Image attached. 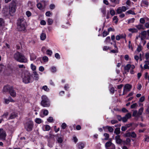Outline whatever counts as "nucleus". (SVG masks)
Listing matches in <instances>:
<instances>
[{
  "mask_svg": "<svg viewBox=\"0 0 149 149\" xmlns=\"http://www.w3.org/2000/svg\"><path fill=\"white\" fill-rule=\"evenodd\" d=\"M140 22L141 24H144L145 22V20L143 18H141L140 20Z\"/></svg>",
  "mask_w": 149,
  "mask_h": 149,
  "instance_id": "5fc2aeb1",
  "label": "nucleus"
},
{
  "mask_svg": "<svg viewBox=\"0 0 149 149\" xmlns=\"http://www.w3.org/2000/svg\"><path fill=\"white\" fill-rule=\"evenodd\" d=\"M142 3L144 4H145L146 6H148V1H146L145 0H143L142 1Z\"/></svg>",
  "mask_w": 149,
  "mask_h": 149,
  "instance_id": "79ce46f5",
  "label": "nucleus"
},
{
  "mask_svg": "<svg viewBox=\"0 0 149 149\" xmlns=\"http://www.w3.org/2000/svg\"><path fill=\"white\" fill-rule=\"evenodd\" d=\"M129 44L128 45V47L129 48H131L132 50H133V47L132 45H131V41H129L128 42Z\"/></svg>",
  "mask_w": 149,
  "mask_h": 149,
  "instance_id": "ea45409f",
  "label": "nucleus"
},
{
  "mask_svg": "<svg viewBox=\"0 0 149 149\" xmlns=\"http://www.w3.org/2000/svg\"><path fill=\"white\" fill-rule=\"evenodd\" d=\"M46 52L47 54L50 56H51L52 54V51L49 49H48L47 51Z\"/></svg>",
  "mask_w": 149,
  "mask_h": 149,
  "instance_id": "c85d7f7f",
  "label": "nucleus"
},
{
  "mask_svg": "<svg viewBox=\"0 0 149 149\" xmlns=\"http://www.w3.org/2000/svg\"><path fill=\"white\" fill-rule=\"evenodd\" d=\"M108 33L107 32V31H104L102 33V36L103 37L106 36L107 35H108Z\"/></svg>",
  "mask_w": 149,
  "mask_h": 149,
  "instance_id": "c03bdc74",
  "label": "nucleus"
},
{
  "mask_svg": "<svg viewBox=\"0 0 149 149\" xmlns=\"http://www.w3.org/2000/svg\"><path fill=\"white\" fill-rule=\"evenodd\" d=\"M6 134L3 129H0V139L5 140Z\"/></svg>",
  "mask_w": 149,
  "mask_h": 149,
  "instance_id": "6e6552de",
  "label": "nucleus"
},
{
  "mask_svg": "<svg viewBox=\"0 0 149 149\" xmlns=\"http://www.w3.org/2000/svg\"><path fill=\"white\" fill-rule=\"evenodd\" d=\"M17 116V114L14 113H12L11 114L9 118V119H13L15 118Z\"/></svg>",
  "mask_w": 149,
  "mask_h": 149,
  "instance_id": "b1692460",
  "label": "nucleus"
},
{
  "mask_svg": "<svg viewBox=\"0 0 149 149\" xmlns=\"http://www.w3.org/2000/svg\"><path fill=\"white\" fill-rule=\"evenodd\" d=\"M12 87V86H4L3 89V91L5 92H8L9 93Z\"/></svg>",
  "mask_w": 149,
  "mask_h": 149,
  "instance_id": "f8f14e48",
  "label": "nucleus"
},
{
  "mask_svg": "<svg viewBox=\"0 0 149 149\" xmlns=\"http://www.w3.org/2000/svg\"><path fill=\"white\" fill-rule=\"evenodd\" d=\"M35 122L38 124H40L42 122L41 120L39 118H36L35 120Z\"/></svg>",
  "mask_w": 149,
  "mask_h": 149,
  "instance_id": "a878e982",
  "label": "nucleus"
},
{
  "mask_svg": "<svg viewBox=\"0 0 149 149\" xmlns=\"http://www.w3.org/2000/svg\"><path fill=\"white\" fill-rule=\"evenodd\" d=\"M142 48V47L140 45H138L136 51L139 52L141 51Z\"/></svg>",
  "mask_w": 149,
  "mask_h": 149,
  "instance_id": "bb28decb",
  "label": "nucleus"
},
{
  "mask_svg": "<svg viewBox=\"0 0 149 149\" xmlns=\"http://www.w3.org/2000/svg\"><path fill=\"white\" fill-rule=\"evenodd\" d=\"M126 13H128L129 14H131L132 15H135L136 14L132 10H130L126 12Z\"/></svg>",
  "mask_w": 149,
  "mask_h": 149,
  "instance_id": "7c9ffc66",
  "label": "nucleus"
},
{
  "mask_svg": "<svg viewBox=\"0 0 149 149\" xmlns=\"http://www.w3.org/2000/svg\"><path fill=\"white\" fill-rule=\"evenodd\" d=\"M37 6L38 8H39V9H41L42 8V4H41V3H38V4H37Z\"/></svg>",
  "mask_w": 149,
  "mask_h": 149,
  "instance_id": "de8ad7c7",
  "label": "nucleus"
},
{
  "mask_svg": "<svg viewBox=\"0 0 149 149\" xmlns=\"http://www.w3.org/2000/svg\"><path fill=\"white\" fill-rule=\"evenodd\" d=\"M101 11H102V13H103V14H104V15H105V14L106 13V9L105 8L102 9Z\"/></svg>",
  "mask_w": 149,
  "mask_h": 149,
  "instance_id": "338daca9",
  "label": "nucleus"
},
{
  "mask_svg": "<svg viewBox=\"0 0 149 149\" xmlns=\"http://www.w3.org/2000/svg\"><path fill=\"white\" fill-rule=\"evenodd\" d=\"M45 14L46 16L49 17L52 14L49 11H48L46 12Z\"/></svg>",
  "mask_w": 149,
  "mask_h": 149,
  "instance_id": "0e129e2a",
  "label": "nucleus"
},
{
  "mask_svg": "<svg viewBox=\"0 0 149 149\" xmlns=\"http://www.w3.org/2000/svg\"><path fill=\"white\" fill-rule=\"evenodd\" d=\"M110 13L112 15H114L115 14V12L114 10H111L110 11Z\"/></svg>",
  "mask_w": 149,
  "mask_h": 149,
  "instance_id": "680f3d73",
  "label": "nucleus"
},
{
  "mask_svg": "<svg viewBox=\"0 0 149 149\" xmlns=\"http://www.w3.org/2000/svg\"><path fill=\"white\" fill-rule=\"evenodd\" d=\"M118 123V121L116 120H113L111 121V123L112 124H113Z\"/></svg>",
  "mask_w": 149,
  "mask_h": 149,
  "instance_id": "4d7b16f0",
  "label": "nucleus"
},
{
  "mask_svg": "<svg viewBox=\"0 0 149 149\" xmlns=\"http://www.w3.org/2000/svg\"><path fill=\"white\" fill-rule=\"evenodd\" d=\"M112 143L110 141H108L105 144V147L107 149H109L110 148V147H111L112 144Z\"/></svg>",
  "mask_w": 149,
  "mask_h": 149,
  "instance_id": "2eb2a0df",
  "label": "nucleus"
},
{
  "mask_svg": "<svg viewBox=\"0 0 149 149\" xmlns=\"http://www.w3.org/2000/svg\"><path fill=\"white\" fill-rule=\"evenodd\" d=\"M17 28L19 31H24L26 28V23L23 17L19 18L17 20Z\"/></svg>",
  "mask_w": 149,
  "mask_h": 149,
  "instance_id": "f03ea898",
  "label": "nucleus"
},
{
  "mask_svg": "<svg viewBox=\"0 0 149 149\" xmlns=\"http://www.w3.org/2000/svg\"><path fill=\"white\" fill-rule=\"evenodd\" d=\"M47 120L49 122H52L53 120V118L52 117H49L47 119Z\"/></svg>",
  "mask_w": 149,
  "mask_h": 149,
  "instance_id": "6e6d98bb",
  "label": "nucleus"
},
{
  "mask_svg": "<svg viewBox=\"0 0 149 149\" xmlns=\"http://www.w3.org/2000/svg\"><path fill=\"white\" fill-rule=\"evenodd\" d=\"M125 137H131L133 138H135L136 137V134L134 132H126V133L125 134Z\"/></svg>",
  "mask_w": 149,
  "mask_h": 149,
  "instance_id": "1a4fd4ad",
  "label": "nucleus"
},
{
  "mask_svg": "<svg viewBox=\"0 0 149 149\" xmlns=\"http://www.w3.org/2000/svg\"><path fill=\"white\" fill-rule=\"evenodd\" d=\"M14 58L17 61L21 63H26L27 59L24 55L18 52H17L13 55Z\"/></svg>",
  "mask_w": 149,
  "mask_h": 149,
  "instance_id": "7ed1b4c3",
  "label": "nucleus"
},
{
  "mask_svg": "<svg viewBox=\"0 0 149 149\" xmlns=\"http://www.w3.org/2000/svg\"><path fill=\"white\" fill-rule=\"evenodd\" d=\"M131 66V65L130 64H127L125 67L124 69L125 70H127V72L129 71V70L130 69Z\"/></svg>",
  "mask_w": 149,
  "mask_h": 149,
  "instance_id": "a211bd4d",
  "label": "nucleus"
},
{
  "mask_svg": "<svg viewBox=\"0 0 149 149\" xmlns=\"http://www.w3.org/2000/svg\"><path fill=\"white\" fill-rule=\"evenodd\" d=\"M8 113L7 112L4 113L3 114L2 116V117H6L8 115Z\"/></svg>",
  "mask_w": 149,
  "mask_h": 149,
  "instance_id": "e2e57ef3",
  "label": "nucleus"
},
{
  "mask_svg": "<svg viewBox=\"0 0 149 149\" xmlns=\"http://www.w3.org/2000/svg\"><path fill=\"white\" fill-rule=\"evenodd\" d=\"M79 149H82L84 147V144L82 143H79L77 144Z\"/></svg>",
  "mask_w": 149,
  "mask_h": 149,
  "instance_id": "dca6fc26",
  "label": "nucleus"
},
{
  "mask_svg": "<svg viewBox=\"0 0 149 149\" xmlns=\"http://www.w3.org/2000/svg\"><path fill=\"white\" fill-rule=\"evenodd\" d=\"M126 145H128L130 144V143L131 142V140L129 138H127L126 141Z\"/></svg>",
  "mask_w": 149,
  "mask_h": 149,
  "instance_id": "e433bc0d",
  "label": "nucleus"
},
{
  "mask_svg": "<svg viewBox=\"0 0 149 149\" xmlns=\"http://www.w3.org/2000/svg\"><path fill=\"white\" fill-rule=\"evenodd\" d=\"M16 9V3L13 2L11 3L9 6V12L11 15H13V14L15 11Z\"/></svg>",
  "mask_w": 149,
  "mask_h": 149,
  "instance_id": "423d86ee",
  "label": "nucleus"
},
{
  "mask_svg": "<svg viewBox=\"0 0 149 149\" xmlns=\"http://www.w3.org/2000/svg\"><path fill=\"white\" fill-rule=\"evenodd\" d=\"M9 93H10V95L13 97H15L16 96V92L13 89V87H12L10 90Z\"/></svg>",
  "mask_w": 149,
  "mask_h": 149,
  "instance_id": "ddd939ff",
  "label": "nucleus"
},
{
  "mask_svg": "<svg viewBox=\"0 0 149 149\" xmlns=\"http://www.w3.org/2000/svg\"><path fill=\"white\" fill-rule=\"evenodd\" d=\"M145 100L144 96L141 97L139 99V101L141 102H143Z\"/></svg>",
  "mask_w": 149,
  "mask_h": 149,
  "instance_id": "052dcab7",
  "label": "nucleus"
},
{
  "mask_svg": "<svg viewBox=\"0 0 149 149\" xmlns=\"http://www.w3.org/2000/svg\"><path fill=\"white\" fill-rule=\"evenodd\" d=\"M137 106V104L136 103H135L133 104L131 106V108L132 109H134Z\"/></svg>",
  "mask_w": 149,
  "mask_h": 149,
  "instance_id": "8fccbe9b",
  "label": "nucleus"
},
{
  "mask_svg": "<svg viewBox=\"0 0 149 149\" xmlns=\"http://www.w3.org/2000/svg\"><path fill=\"white\" fill-rule=\"evenodd\" d=\"M111 40L109 36H108L107 37L105 41V42L107 44V43L109 42Z\"/></svg>",
  "mask_w": 149,
  "mask_h": 149,
  "instance_id": "2f4dec72",
  "label": "nucleus"
},
{
  "mask_svg": "<svg viewBox=\"0 0 149 149\" xmlns=\"http://www.w3.org/2000/svg\"><path fill=\"white\" fill-rule=\"evenodd\" d=\"M33 80L35 79L36 80H37L39 79V75H37V76L36 75H34L33 77Z\"/></svg>",
  "mask_w": 149,
  "mask_h": 149,
  "instance_id": "13d9d810",
  "label": "nucleus"
},
{
  "mask_svg": "<svg viewBox=\"0 0 149 149\" xmlns=\"http://www.w3.org/2000/svg\"><path fill=\"white\" fill-rule=\"evenodd\" d=\"M132 86L128 84H126L125 86L124 87V88L123 95L126 94L127 92L130 90Z\"/></svg>",
  "mask_w": 149,
  "mask_h": 149,
  "instance_id": "0eeeda50",
  "label": "nucleus"
},
{
  "mask_svg": "<svg viewBox=\"0 0 149 149\" xmlns=\"http://www.w3.org/2000/svg\"><path fill=\"white\" fill-rule=\"evenodd\" d=\"M132 116L134 117H139L138 116V113L136 111H134L132 114Z\"/></svg>",
  "mask_w": 149,
  "mask_h": 149,
  "instance_id": "f704fd0d",
  "label": "nucleus"
},
{
  "mask_svg": "<svg viewBox=\"0 0 149 149\" xmlns=\"http://www.w3.org/2000/svg\"><path fill=\"white\" fill-rule=\"evenodd\" d=\"M143 25L142 24H139L135 26V27L139 30L142 29L143 28Z\"/></svg>",
  "mask_w": 149,
  "mask_h": 149,
  "instance_id": "c756f323",
  "label": "nucleus"
},
{
  "mask_svg": "<svg viewBox=\"0 0 149 149\" xmlns=\"http://www.w3.org/2000/svg\"><path fill=\"white\" fill-rule=\"evenodd\" d=\"M48 58L47 56H44L42 57V60L44 62H47L48 61Z\"/></svg>",
  "mask_w": 149,
  "mask_h": 149,
  "instance_id": "4c0bfd02",
  "label": "nucleus"
},
{
  "mask_svg": "<svg viewBox=\"0 0 149 149\" xmlns=\"http://www.w3.org/2000/svg\"><path fill=\"white\" fill-rule=\"evenodd\" d=\"M111 146L110 147V148L109 149H115L116 147L115 145L113 144H112Z\"/></svg>",
  "mask_w": 149,
  "mask_h": 149,
  "instance_id": "bf43d9fd",
  "label": "nucleus"
},
{
  "mask_svg": "<svg viewBox=\"0 0 149 149\" xmlns=\"http://www.w3.org/2000/svg\"><path fill=\"white\" fill-rule=\"evenodd\" d=\"M47 22L48 25H51L52 24L53 20L52 19L49 18L48 19Z\"/></svg>",
  "mask_w": 149,
  "mask_h": 149,
  "instance_id": "cd10ccee",
  "label": "nucleus"
},
{
  "mask_svg": "<svg viewBox=\"0 0 149 149\" xmlns=\"http://www.w3.org/2000/svg\"><path fill=\"white\" fill-rule=\"evenodd\" d=\"M51 71L53 73H54L56 71V68L55 67L53 66L51 68Z\"/></svg>",
  "mask_w": 149,
  "mask_h": 149,
  "instance_id": "473e14b6",
  "label": "nucleus"
},
{
  "mask_svg": "<svg viewBox=\"0 0 149 149\" xmlns=\"http://www.w3.org/2000/svg\"><path fill=\"white\" fill-rule=\"evenodd\" d=\"M46 38V34L44 33H42L40 36V39L41 40H43Z\"/></svg>",
  "mask_w": 149,
  "mask_h": 149,
  "instance_id": "412c9836",
  "label": "nucleus"
},
{
  "mask_svg": "<svg viewBox=\"0 0 149 149\" xmlns=\"http://www.w3.org/2000/svg\"><path fill=\"white\" fill-rule=\"evenodd\" d=\"M129 31L132 33H137L138 32V30L135 28L134 29H128Z\"/></svg>",
  "mask_w": 149,
  "mask_h": 149,
  "instance_id": "5701e85b",
  "label": "nucleus"
},
{
  "mask_svg": "<svg viewBox=\"0 0 149 149\" xmlns=\"http://www.w3.org/2000/svg\"><path fill=\"white\" fill-rule=\"evenodd\" d=\"M55 57L57 59H59L60 58V55L58 53H56L55 54Z\"/></svg>",
  "mask_w": 149,
  "mask_h": 149,
  "instance_id": "603ef678",
  "label": "nucleus"
},
{
  "mask_svg": "<svg viewBox=\"0 0 149 149\" xmlns=\"http://www.w3.org/2000/svg\"><path fill=\"white\" fill-rule=\"evenodd\" d=\"M106 127L108 130L110 132H113L114 129L111 127L107 126Z\"/></svg>",
  "mask_w": 149,
  "mask_h": 149,
  "instance_id": "6ab92c4d",
  "label": "nucleus"
},
{
  "mask_svg": "<svg viewBox=\"0 0 149 149\" xmlns=\"http://www.w3.org/2000/svg\"><path fill=\"white\" fill-rule=\"evenodd\" d=\"M122 12H125L126 11L127 9L126 7L125 6H123L122 7H120Z\"/></svg>",
  "mask_w": 149,
  "mask_h": 149,
  "instance_id": "37998d69",
  "label": "nucleus"
},
{
  "mask_svg": "<svg viewBox=\"0 0 149 149\" xmlns=\"http://www.w3.org/2000/svg\"><path fill=\"white\" fill-rule=\"evenodd\" d=\"M33 127V124L32 121L29 120L24 124V128L28 132L32 130Z\"/></svg>",
  "mask_w": 149,
  "mask_h": 149,
  "instance_id": "39448f33",
  "label": "nucleus"
},
{
  "mask_svg": "<svg viewBox=\"0 0 149 149\" xmlns=\"http://www.w3.org/2000/svg\"><path fill=\"white\" fill-rule=\"evenodd\" d=\"M143 108H141L139 109V111L137 113L138 116H139H139L142 114L143 112Z\"/></svg>",
  "mask_w": 149,
  "mask_h": 149,
  "instance_id": "aec40b11",
  "label": "nucleus"
},
{
  "mask_svg": "<svg viewBox=\"0 0 149 149\" xmlns=\"http://www.w3.org/2000/svg\"><path fill=\"white\" fill-rule=\"evenodd\" d=\"M122 12L120 7H119L117 10V12L118 14H120Z\"/></svg>",
  "mask_w": 149,
  "mask_h": 149,
  "instance_id": "a19ab883",
  "label": "nucleus"
},
{
  "mask_svg": "<svg viewBox=\"0 0 149 149\" xmlns=\"http://www.w3.org/2000/svg\"><path fill=\"white\" fill-rule=\"evenodd\" d=\"M141 36H144V37H146V35L147 34V32L146 31H144L142 32H141Z\"/></svg>",
  "mask_w": 149,
  "mask_h": 149,
  "instance_id": "72a5a7b5",
  "label": "nucleus"
},
{
  "mask_svg": "<svg viewBox=\"0 0 149 149\" xmlns=\"http://www.w3.org/2000/svg\"><path fill=\"white\" fill-rule=\"evenodd\" d=\"M145 57L146 60H148L149 58V52L146 53Z\"/></svg>",
  "mask_w": 149,
  "mask_h": 149,
  "instance_id": "774afa93",
  "label": "nucleus"
},
{
  "mask_svg": "<svg viewBox=\"0 0 149 149\" xmlns=\"http://www.w3.org/2000/svg\"><path fill=\"white\" fill-rule=\"evenodd\" d=\"M50 126L48 125H46L45 126V128L46 131L49 130H50Z\"/></svg>",
  "mask_w": 149,
  "mask_h": 149,
  "instance_id": "3c124183",
  "label": "nucleus"
},
{
  "mask_svg": "<svg viewBox=\"0 0 149 149\" xmlns=\"http://www.w3.org/2000/svg\"><path fill=\"white\" fill-rule=\"evenodd\" d=\"M43 113L46 116L48 113V111L47 110L45 109L43 111Z\"/></svg>",
  "mask_w": 149,
  "mask_h": 149,
  "instance_id": "49530a36",
  "label": "nucleus"
},
{
  "mask_svg": "<svg viewBox=\"0 0 149 149\" xmlns=\"http://www.w3.org/2000/svg\"><path fill=\"white\" fill-rule=\"evenodd\" d=\"M104 136L105 137L104 140H108L109 138V134L107 133H105L104 134Z\"/></svg>",
  "mask_w": 149,
  "mask_h": 149,
  "instance_id": "393cba45",
  "label": "nucleus"
},
{
  "mask_svg": "<svg viewBox=\"0 0 149 149\" xmlns=\"http://www.w3.org/2000/svg\"><path fill=\"white\" fill-rule=\"evenodd\" d=\"M116 116L117 119L119 121H120L122 120V117L120 116L119 115H117Z\"/></svg>",
  "mask_w": 149,
  "mask_h": 149,
  "instance_id": "a18cd8bd",
  "label": "nucleus"
},
{
  "mask_svg": "<svg viewBox=\"0 0 149 149\" xmlns=\"http://www.w3.org/2000/svg\"><path fill=\"white\" fill-rule=\"evenodd\" d=\"M57 141L58 143H62L63 141V139L61 137H59Z\"/></svg>",
  "mask_w": 149,
  "mask_h": 149,
  "instance_id": "c9c22d12",
  "label": "nucleus"
},
{
  "mask_svg": "<svg viewBox=\"0 0 149 149\" xmlns=\"http://www.w3.org/2000/svg\"><path fill=\"white\" fill-rule=\"evenodd\" d=\"M31 67L32 70L33 71H35L36 70V66L33 65V64H31Z\"/></svg>",
  "mask_w": 149,
  "mask_h": 149,
  "instance_id": "58836bf2",
  "label": "nucleus"
},
{
  "mask_svg": "<svg viewBox=\"0 0 149 149\" xmlns=\"http://www.w3.org/2000/svg\"><path fill=\"white\" fill-rule=\"evenodd\" d=\"M116 142L118 144H120L123 141L120 138V136L118 135L115 137Z\"/></svg>",
  "mask_w": 149,
  "mask_h": 149,
  "instance_id": "9b49d317",
  "label": "nucleus"
},
{
  "mask_svg": "<svg viewBox=\"0 0 149 149\" xmlns=\"http://www.w3.org/2000/svg\"><path fill=\"white\" fill-rule=\"evenodd\" d=\"M26 14L28 17H29L31 15V13L29 11H27L26 12Z\"/></svg>",
  "mask_w": 149,
  "mask_h": 149,
  "instance_id": "864d4df0",
  "label": "nucleus"
},
{
  "mask_svg": "<svg viewBox=\"0 0 149 149\" xmlns=\"http://www.w3.org/2000/svg\"><path fill=\"white\" fill-rule=\"evenodd\" d=\"M40 24L43 25H45L46 24V22L44 20H41L40 22Z\"/></svg>",
  "mask_w": 149,
  "mask_h": 149,
  "instance_id": "69168bd1",
  "label": "nucleus"
},
{
  "mask_svg": "<svg viewBox=\"0 0 149 149\" xmlns=\"http://www.w3.org/2000/svg\"><path fill=\"white\" fill-rule=\"evenodd\" d=\"M131 114L129 113L127 114L125 116L122 118V120L124 122L127 121V119L131 117Z\"/></svg>",
  "mask_w": 149,
  "mask_h": 149,
  "instance_id": "9d476101",
  "label": "nucleus"
},
{
  "mask_svg": "<svg viewBox=\"0 0 149 149\" xmlns=\"http://www.w3.org/2000/svg\"><path fill=\"white\" fill-rule=\"evenodd\" d=\"M67 126L66 124L65 123H63L61 125L62 128L63 129H65Z\"/></svg>",
  "mask_w": 149,
  "mask_h": 149,
  "instance_id": "09e8293b",
  "label": "nucleus"
},
{
  "mask_svg": "<svg viewBox=\"0 0 149 149\" xmlns=\"http://www.w3.org/2000/svg\"><path fill=\"white\" fill-rule=\"evenodd\" d=\"M36 58V56L34 54H31L30 55V59L31 61H33Z\"/></svg>",
  "mask_w": 149,
  "mask_h": 149,
  "instance_id": "4be33fe9",
  "label": "nucleus"
},
{
  "mask_svg": "<svg viewBox=\"0 0 149 149\" xmlns=\"http://www.w3.org/2000/svg\"><path fill=\"white\" fill-rule=\"evenodd\" d=\"M41 105L44 107H49L50 105V102L47 97L45 95L42 96V100L41 102Z\"/></svg>",
  "mask_w": 149,
  "mask_h": 149,
  "instance_id": "20e7f679",
  "label": "nucleus"
},
{
  "mask_svg": "<svg viewBox=\"0 0 149 149\" xmlns=\"http://www.w3.org/2000/svg\"><path fill=\"white\" fill-rule=\"evenodd\" d=\"M22 76L23 81L25 84L31 83L33 81V76L28 71H25Z\"/></svg>",
  "mask_w": 149,
  "mask_h": 149,
  "instance_id": "f257e3e1",
  "label": "nucleus"
},
{
  "mask_svg": "<svg viewBox=\"0 0 149 149\" xmlns=\"http://www.w3.org/2000/svg\"><path fill=\"white\" fill-rule=\"evenodd\" d=\"M5 26V22L3 19L0 18V28H3Z\"/></svg>",
  "mask_w": 149,
  "mask_h": 149,
  "instance_id": "4468645a",
  "label": "nucleus"
},
{
  "mask_svg": "<svg viewBox=\"0 0 149 149\" xmlns=\"http://www.w3.org/2000/svg\"><path fill=\"white\" fill-rule=\"evenodd\" d=\"M120 128H116L115 130L114 133L116 135H118L120 133Z\"/></svg>",
  "mask_w": 149,
  "mask_h": 149,
  "instance_id": "f3484780",
  "label": "nucleus"
}]
</instances>
